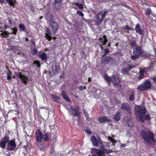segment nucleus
<instances>
[{
  "label": "nucleus",
  "mask_w": 156,
  "mask_h": 156,
  "mask_svg": "<svg viewBox=\"0 0 156 156\" xmlns=\"http://www.w3.org/2000/svg\"><path fill=\"white\" fill-rule=\"evenodd\" d=\"M72 4L77 6L80 9H83V6L82 4H79L78 3H73Z\"/></svg>",
  "instance_id": "obj_35"
},
{
  "label": "nucleus",
  "mask_w": 156,
  "mask_h": 156,
  "mask_svg": "<svg viewBox=\"0 0 156 156\" xmlns=\"http://www.w3.org/2000/svg\"><path fill=\"white\" fill-rule=\"evenodd\" d=\"M69 111L71 114L74 117L77 116L79 117H80V112L75 108L71 107L69 109Z\"/></svg>",
  "instance_id": "obj_14"
},
{
  "label": "nucleus",
  "mask_w": 156,
  "mask_h": 156,
  "mask_svg": "<svg viewBox=\"0 0 156 156\" xmlns=\"http://www.w3.org/2000/svg\"><path fill=\"white\" fill-rule=\"evenodd\" d=\"M31 52L32 55H36L37 53V50L36 49H32Z\"/></svg>",
  "instance_id": "obj_39"
},
{
  "label": "nucleus",
  "mask_w": 156,
  "mask_h": 156,
  "mask_svg": "<svg viewBox=\"0 0 156 156\" xmlns=\"http://www.w3.org/2000/svg\"><path fill=\"white\" fill-rule=\"evenodd\" d=\"M154 51H155V56H156V50H155Z\"/></svg>",
  "instance_id": "obj_64"
},
{
  "label": "nucleus",
  "mask_w": 156,
  "mask_h": 156,
  "mask_svg": "<svg viewBox=\"0 0 156 156\" xmlns=\"http://www.w3.org/2000/svg\"><path fill=\"white\" fill-rule=\"evenodd\" d=\"M14 103H12V104L14 105L15 110H13L14 111L17 112V114L19 115L20 113V111L19 110V106L17 103H15L14 101H12Z\"/></svg>",
  "instance_id": "obj_28"
},
{
  "label": "nucleus",
  "mask_w": 156,
  "mask_h": 156,
  "mask_svg": "<svg viewBox=\"0 0 156 156\" xmlns=\"http://www.w3.org/2000/svg\"><path fill=\"white\" fill-rule=\"evenodd\" d=\"M130 45L131 47L132 48L134 47H136L138 45H137L136 42L135 41H133L130 42Z\"/></svg>",
  "instance_id": "obj_34"
},
{
  "label": "nucleus",
  "mask_w": 156,
  "mask_h": 156,
  "mask_svg": "<svg viewBox=\"0 0 156 156\" xmlns=\"http://www.w3.org/2000/svg\"><path fill=\"white\" fill-rule=\"evenodd\" d=\"M129 100L130 101H133L135 99V92L134 90L132 89L130 90L128 93Z\"/></svg>",
  "instance_id": "obj_13"
},
{
  "label": "nucleus",
  "mask_w": 156,
  "mask_h": 156,
  "mask_svg": "<svg viewBox=\"0 0 156 156\" xmlns=\"http://www.w3.org/2000/svg\"><path fill=\"white\" fill-rule=\"evenodd\" d=\"M49 134L48 133H44L43 135V139L45 141H48L49 140V138L51 139V137H49Z\"/></svg>",
  "instance_id": "obj_25"
},
{
  "label": "nucleus",
  "mask_w": 156,
  "mask_h": 156,
  "mask_svg": "<svg viewBox=\"0 0 156 156\" xmlns=\"http://www.w3.org/2000/svg\"><path fill=\"white\" fill-rule=\"evenodd\" d=\"M91 81V78L90 77H89L88 78V82H90V81Z\"/></svg>",
  "instance_id": "obj_59"
},
{
  "label": "nucleus",
  "mask_w": 156,
  "mask_h": 156,
  "mask_svg": "<svg viewBox=\"0 0 156 156\" xmlns=\"http://www.w3.org/2000/svg\"><path fill=\"white\" fill-rule=\"evenodd\" d=\"M51 97L52 100L55 102H59V100L60 99V98L54 94H51Z\"/></svg>",
  "instance_id": "obj_26"
},
{
  "label": "nucleus",
  "mask_w": 156,
  "mask_h": 156,
  "mask_svg": "<svg viewBox=\"0 0 156 156\" xmlns=\"http://www.w3.org/2000/svg\"><path fill=\"white\" fill-rule=\"evenodd\" d=\"M121 118V114L119 112H116L113 116V119L115 121L117 122H118Z\"/></svg>",
  "instance_id": "obj_23"
},
{
  "label": "nucleus",
  "mask_w": 156,
  "mask_h": 156,
  "mask_svg": "<svg viewBox=\"0 0 156 156\" xmlns=\"http://www.w3.org/2000/svg\"><path fill=\"white\" fill-rule=\"evenodd\" d=\"M50 25L53 33H55L58 29V25L57 23L52 21L51 22Z\"/></svg>",
  "instance_id": "obj_16"
},
{
  "label": "nucleus",
  "mask_w": 156,
  "mask_h": 156,
  "mask_svg": "<svg viewBox=\"0 0 156 156\" xmlns=\"http://www.w3.org/2000/svg\"><path fill=\"white\" fill-rule=\"evenodd\" d=\"M108 11L106 10H102L97 15L96 23L97 26H99L100 23L102 21L108 14Z\"/></svg>",
  "instance_id": "obj_6"
},
{
  "label": "nucleus",
  "mask_w": 156,
  "mask_h": 156,
  "mask_svg": "<svg viewBox=\"0 0 156 156\" xmlns=\"http://www.w3.org/2000/svg\"><path fill=\"white\" fill-rule=\"evenodd\" d=\"M139 56L136 54H134L131 56V58L132 60H135L138 58Z\"/></svg>",
  "instance_id": "obj_37"
},
{
  "label": "nucleus",
  "mask_w": 156,
  "mask_h": 156,
  "mask_svg": "<svg viewBox=\"0 0 156 156\" xmlns=\"http://www.w3.org/2000/svg\"><path fill=\"white\" fill-rule=\"evenodd\" d=\"M9 33L8 31H4L1 34V35L2 36L7 37H9Z\"/></svg>",
  "instance_id": "obj_31"
},
{
  "label": "nucleus",
  "mask_w": 156,
  "mask_h": 156,
  "mask_svg": "<svg viewBox=\"0 0 156 156\" xmlns=\"http://www.w3.org/2000/svg\"><path fill=\"white\" fill-rule=\"evenodd\" d=\"M104 50H105V55H105L106 54H107L109 52V51L108 50V49H104Z\"/></svg>",
  "instance_id": "obj_49"
},
{
  "label": "nucleus",
  "mask_w": 156,
  "mask_h": 156,
  "mask_svg": "<svg viewBox=\"0 0 156 156\" xmlns=\"http://www.w3.org/2000/svg\"><path fill=\"white\" fill-rule=\"evenodd\" d=\"M127 123L129 127L131 128L133 126V122L131 121H128V122H127Z\"/></svg>",
  "instance_id": "obj_40"
},
{
  "label": "nucleus",
  "mask_w": 156,
  "mask_h": 156,
  "mask_svg": "<svg viewBox=\"0 0 156 156\" xmlns=\"http://www.w3.org/2000/svg\"><path fill=\"white\" fill-rule=\"evenodd\" d=\"M144 74H140V75L139 76V78L140 79H142L144 77Z\"/></svg>",
  "instance_id": "obj_51"
},
{
  "label": "nucleus",
  "mask_w": 156,
  "mask_h": 156,
  "mask_svg": "<svg viewBox=\"0 0 156 156\" xmlns=\"http://www.w3.org/2000/svg\"><path fill=\"white\" fill-rule=\"evenodd\" d=\"M6 154L7 155V156H11L10 153L8 154Z\"/></svg>",
  "instance_id": "obj_61"
},
{
  "label": "nucleus",
  "mask_w": 156,
  "mask_h": 156,
  "mask_svg": "<svg viewBox=\"0 0 156 156\" xmlns=\"http://www.w3.org/2000/svg\"><path fill=\"white\" fill-rule=\"evenodd\" d=\"M86 132L88 134H90L91 133L90 131L88 129H86L85 130Z\"/></svg>",
  "instance_id": "obj_54"
},
{
  "label": "nucleus",
  "mask_w": 156,
  "mask_h": 156,
  "mask_svg": "<svg viewBox=\"0 0 156 156\" xmlns=\"http://www.w3.org/2000/svg\"><path fill=\"white\" fill-rule=\"evenodd\" d=\"M151 87V82L148 80H145L144 84L140 85L137 88L138 91H143L150 89Z\"/></svg>",
  "instance_id": "obj_7"
},
{
  "label": "nucleus",
  "mask_w": 156,
  "mask_h": 156,
  "mask_svg": "<svg viewBox=\"0 0 156 156\" xmlns=\"http://www.w3.org/2000/svg\"><path fill=\"white\" fill-rule=\"evenodd\" d=\"M11 30H12V33L11 32L10 33H9L10 34H14L16 35L17 32V28L16 27L12 28Z\"/></svg>",
  "instance_id": "obj_33"
},
{
  "label": "nucleus",
  "mask_w": 156,
  "mask_h": 156,
  "mask_svg": "<svg viewBox=\"0 0 156 156\" xmlns=\"http://www.w3.org/2000/svg\"><path fill=\"white\" fill-rule=\"evenodd\" d=\"M99 40L100 43H101V44H99L100 47L101 49H104L103 46L106 45L107 42H108L107 37L106 35H104L102 37L99 38Z\"/></svg>",
  "instance_id": "obj_12"
},
{
  "label": "nucleus",
  "mask_w": 156,
  "mask_h": 156,
  "mask_svg": "<svg viewBox=\"0 0 156 156\" xmlns=\"http://www.w3.org/2000/svg\"><path fill=\"white\" fill-rule=\"evenodd\" d=\"M7 28V27L6 25H5V27H4V28L5 30Z\"/></svg>",
  "instance_id": "obj_60"
},
{
  "label": "nucleus",
  "mask_w": 156,
  "mask_h": 156,
  "mask_svg": "<svg viewBox=\"0 0 156 156\" xmlns=\"http://www.w3.org/2000/svg\"><path fill=\"white\" fill-rule=\"evenodd\" d=\"M141 55H142V56L143 57L146 58L147 56V55L146 53H142Z\"/></svg>",
  "instance_id": "obj_53"
},
{
  "label": "nucleus",
  "mask_w": 156,
  "mask_h": 156,
  "mask_svg": "<svg viewBox=\"0 0 156 156\" xmlns=\"http://www.w3.org/2000/svg\"><path fill=\"white\" fill-rule=\"evenodd\" d=\"M46 33H45V37L48 41H50L52 39L51 36V30L48 28L46 29Z\"/></svg>",
  "instance_id": "obj_21"
},
{
  "label": "nucleus",
  "mask_w": 156,
  "mask_h": 156,
  "mask_svg": "<svg viewBox=\"0 0 156 156\" xmlns=\"http://www.w3.org/2000/svg\"><path fill=\"white\" fill-rule=\"evenodd\" d=\"M26 41H29V39H28V38H26Z\"/></svg>",
  "instance_id": "obj_62"
},
{
  "label": "nucleus",
  "mask_w": 156,
  "mask_h": 156,
  "mask_svg": "<svg viewBox=\"0 0 156 156\" xmlns=\"http://www.w3.org/2000/svg\"><path fill=\"white\" fill-rule=\"evenodd\" d=\"M140 69V74H144V73L145 72V71L146 70V69Z\"/></svg>",
  "instance_id": "obj_46"
},
{
  "label": "nucleus",
  "mask_w": 156,
  "mask_h": 156,
  "mask_svg": "<svg viewBox=\"0 0 156 156\" xmlns=\"http://www.w3.org/2000/svg\"><path fill=\"white\" fill-rule=\"evenodd\" d=\"M65 86H66V84H63L62 85V87H65Z\"/></svg>",
  "instance_id": "obj_63"
},
{
  "label": "nucleus",
  "mask_w": 156,
  "mask_h": 156,
  "mask_svg": "<svg viewBox=\"0 0 156 156\" xmlns=\"http://www.w3.org/2000/svg\"><path fill=\"white\" fill-rule=\"evenodd\" d=\"M91 140L93 145L94 146H97L98 145V141L95 136L93 135L91 138Z\"/></svg>",
  "instance_id": "obj_24"
},
{
  "label": "nucleus",
  "mask_w": 156,
  "mask_h": 156,
  "mask_svg": "<svg viewBox=\"0 0 156 156\" xmlns=\"http://www.w3.org/2000/svg\"><path fill=\"white\" fill-rule=\"evenodd\" d=\"M9 137L7 135H5L2 138L0 142V147L2 149H5L7 144V150L12 151L14 150L16 148V144L15 139H13L9 141Z\"/></svg>",
  "instance_id": "obj_2"
},
{
  "label": "nucleus",
  "mask_w": 156,
  "mask_h": 156,
  "mask_svg": "<svg viewBox=\"0 0 156 156\" xmlns=\"http://www.w3.org/2000/svg\"><path fill=\"white\" fill-rule=\"evenodd\" d=\"M101 149L93 148L92 151H95L99 156H103L105 155L104 154H109L112 152V150L111 149L108 150L103 147L102 146Z\"/></svg>",
  "instance_id": "obj_8"
},
{
  "label": "nucleus",
  "mask_w": 156,
  "mask_h": 156,
  "mask_svg": "<svg viewBox=\"0 0 156 156\" xmlns=\"http://www.w3.org/2000/svg\"><path fill=\"white\" fill-rule=\"evenodd\" d=\"M35 138L36 142H37V145L39 147L41 150L44 151L45 148H43L41 147H43V146H40L38 144V143L41 142L43 139V133L41 131L40 129H38L36 130L35 134Z\"/></svg>",
  "instance_id": "obj_5"
},
{
  "label": "nucleus",
  "mask_w": 156,
  "mask_h": 156,
  "mask_svg": "<svg viewBox=\"0 0 156 156\" xmlns=\"http://www.w3.org/2000/svg\"><path fill=\"white\" fill-rule=\"evenodd\" d=\"M141 135L147 143L151 144V141L154 143L155 142L154 133L151 131L143 129L141 131Z\"/></svg>",
  "instance_id": "obj_3"
},
{
  "label": "nucleus",
  "mask_w": 156,
  "mask_h": 156,
  "mask_svg": "<svg viewBox=\"0 0 156 156\" xmlns=\"http://www.w3.org/2000/svg\"><path fill=\"white\" fill-rule=\"evenodd\" d=\"M85 117L86 118V120L87 121H90V119L89 118V115H88V116H85Z\"/></svg>",
  "instance_id": "obj_52"
},
{
  "label": "nucleus",
  "mask_w": 156,
  "mask_h": 156,
  "mask_svg": "<svg viewBox=\"0 0 156 156\" xmlns=\"http://www.w3.org/2000/svg\"><path fill=\"white\" fill-rule=\"evenodd\" d=\"M50 154L52 156H55L56 155L55 150L54 148L51 147L50 151Z\"/></svg>",
  "instance_id": "obj_36"
},
{
  "label": "nucleus",
  "mask_w": 156,
  "mask_h": 156,
  "mask_svg": "<svg viewBox=\"0 0 156 156\" xmlns=\"http://www.w3.org/2000/svg\"><path fill=\"white\" fill-rule=\"evenodd\" d=\"M83 111L85 116H88V115H89L88 113L87 112V111L84 108H83Z\"/></svg>",
  "instance_id": "obj_44"
},
{
  "label": "nucleus",
  "mask_w": 156,
  "mask_h": 156,
  "mask_svg": "<svg viewBox=\"0 0 156 156\" xmlns=\"http://www.w3.org/2000/svg\"><path fill=\"white\" fill-rule=\"evenodd\" d=\"M145 15L147 16H149L150 14H152V11L151 10L150 8L146 9L145 10Z\"/></svg>",
  "instance_id": "obj_30"
},
{
  "label": "nucleus",
  "mask_w": 156,
  "mask_h": 156,
  "mask_svg": "<svg viewBox=\"0 0 156 156\" xmlns=\"http://www.w3.org/2000/svg\"><path fill=\"white\" fill-rule=\"evenodd\" d=\"M122 28L124 30L126 29L128 30H131V28L127 25H126L124 27H122Z\"/></svg>",
  "instance_id": "obj_42"
},
{
  "label": "nucleus",
  "mask_w": 156,
  "mask_h": 156,
  "mask_svg": "<svg viewBox=\"0 0 156 156\" xmlns=\"http://www.w3.org/2000/svg\"><path fill=\"white\" fill-rule=\"evenodd\" d=\"M144 2H143L142 3V4L143 5V4H144V5H147V4L146 3V0H144Z\"/></svg>",
  "instance_id": "obj_58"
},
{
  "label": "nucleus",
  "mask_w": 156,
  "mask_h": 156,
  "mask_svg": "<svg viewBox=\"0 0 156 156\" xmlns=\"http://www.w3.org/2000/svg\"><path fill=\"white\" fill-rule=\"evenodd\" d=\"M113 59L111 57H106L100 60L101 62L105 65L107 64H112L113 62Z\"/></svg>",
  "instance_id": "obj_11"
},
{
  "label": "nucleus",
  "mask_w": 156,
  "mask_h": 156,
  "mask_svg": "<svg viewBox=\"0 0 156 156\" xmlns=\"http://www.w3.org/2000/svg\"><path fill=\"white\" fill-rule=\"evenodd\" d=\"M12 72L9 70V72L7 73V79L8 80H9L12 78L11 75L12 74Z\"/></svg>",
  "instance_id": "obj_32"
},
{
  "label": "nucleus",
  "mask_w": 156,
  "mask_h": 156,
  "mask_svg": "<svg viewBox=\"0 0 156 156\" xmlns=\"http://www.w3.org/2000/svg\"><path fill=\"white\" fill-rule=\"evenodd\" d=\"M7 3L11 6L14 7V5L16 4V1L15 0H5ZM4 2V0H0V3H3Z\"/></svg>",
  "instance_id": "obj_22"
},
{
  "label": "nucleus",
  "mask_w": 156,
  "mask_h": 156,
  "mask_svg": "<svg viewBox=\"0 0 156 156\" xmlns=\"http://www.w3.org/2000/svg\"><path fill=\"white\" fill-rule=\"evenodd\" d=\"M98 121L101 123L104 122H112L111 120L105 116L100 117L98 119Z\"/></svg>",
  "instance_id": "obj_20"
},
{
  "label": "nucleus",
  "mask_w": 156,
  "mask_h": 156,
  "mask_svg": "<svg viewBox=\"0 0 156 156\" xmlns=\"http://www.w3.org/2000/svg\"><path fill=\"white\" fill-rule=\"evenodd\" d=\"M19 27L20 29V31L26 32V27L23 24H20L19 25Z\"/></svg>",
  "instance_id": "obj_29"
},
{
  "label": "nucleus",
  "mask_w": 156,
  "mask_h": 156,
  "mask_svg": "<svg viewBox=\"0 0 156 156\" xmlns=\"http://www.w3.org/2000/svg\"><path fill=\"white\" fill-rule=\"evenodd\" d=\"M62 96L63 98L67 95V92L65 90H63L61 92Z\"/></svg>",
  "instance_id": "obj_43"
},
{
  "label": "nucleus",
  "mask_w": 156,
  "mask_h": 156,
  "mask_svg": "<svg viewBox=\"0 0 156 156\" xmlns=\"http://www.w3.org/2000/svg\"><path fill=\"white\" fill-rule=\"evenodd\" d=\"M63 98L66 101L69 102H71V100L69 98L67 94L66 96Z\"/></svg>",
  "instance_id": "obj_38"
},
{
  "label": "nucleus",
  "mask_w": 156,
  "mask_h": 156,
  "mask_svg": "<svg viewBox=\"0 0 156 156\" xmlns=\"http://www.w3.org/2000/svg\"><path fill=\"white\" fill-rule=\"evenodd\" d=\"M34 63L37 65L38 67L40 66V62L38 60H36L34 62Z\"/></svg>",
  "instance_id": "obj_47"
},
{
  "label": "nucleus",
  "mask_w": 156,
  "mask_h": 156,
  "mask_svg": "<svg viewBox=\"0 0 156 156\" xmlns=\"http://www.w3.org/2000/svg\"><path fill=\"white\" fill-rule=\"evenodd\" d=\"M135 30L137 33L141 35H143L144 33V31L141 28L140 24L139 23L136 25Z\"/></svg>",
  "instance_id": "obj_18"
},
{
  "label": "nucleus",
  "mask_w": 156,
  "mask_h": 156,
  "mask_svg": "<svg viewBox=\"0 0 156 156\" xmlns=\"http://www.w3.org/2000/svg\"><path fill=\"white\" fill-rule=\"evenodd\" d=\"M9 23L10 24H12V21L10 19H9Z\"/></svg>",
  "instance_id": "obj_56"
},
{
  "label": "nucleus",
  "mask_w": 156,
  "mask_h": 156,
  "mask_svg": "<svg viewBox=\"0 0 156 156\" xmlns=\"http://www.w3.org/2000/svg\"><path fill=\"white\" fill-rule=\"evenodd\" d=\"M52 71L54 74H57L60 69L59 66L57 64H53L52 66Z\"/></svg>",
  "instance_id": "obj_19"
},
{
  "label": "nucleus",
  "mask_w": 156,
  "mask_h": 156,
  "mask_svg": "<svg viewBox=\"0 0 156 156\" xmlns=\"http://www.w3.org/2000/svg\"><path fill=\"white\" fill-rule=\"evenodd\" d=\"M62 0H55V4H56L58 3H62Z\"/></svg>",
  "instance_id": "obj_48"
},
{
  "label": "nucleus",
  "mask_w": 156,
  "mask_h": 156,
  "mask_svg": "<svg viewBox=\"0 0 156 156\" xmlns=\"http://www.w3.org/2000/svg\"><path fill=\"white\" fill-rule=\"evenodd\" d=\"M134 110L135 115L136 117L139 116L140 121L142 123H144L145 120L148 121L150 119L149 114H147L145 115L146 109L144 106L136 105Z\"/></svg>",
  "instance_id": "obj_1"
},
{
  "label": "nucleus",
  "mask_w": 156,
  "mask_h": 156,
  "mask_svg": "<svg viewBox=\"0 0 156 156\" xmlns=\"http://www.w3.org/2000/svg\"><path fill=\"white\" fill-rule=\"evenodd\" d=\"M153 79L154 80V81L156 82V76H154L153 78Z\"/></svg>",
  "instance_id": "obj_57"
},
{
  "label": "nucleus",
  "mask_w": 156,
  "mask_h": 156,
  "mask_svg": "<svg viewBox=\"0 0 156 156\" xmlns=\"http://www.w3.org/2000/svg\"><path fill=\"white\" fill-rule=\"evenodd\" d=\"M30 42L32 43V45H33L34 46V47H35L36 44L35 41L33 40H32Z\"/></svg>",
  "instance_id": "obj_50"
},
{
  "label": "nucleus",
  "mask_w": 156,
  "mask_h": 156,
  "mask_svg": "<svg viewBox=\"0 0 156 156\" xmlns=\"http://www.w3.org/2000/svg\"><path fill=\"white\" fill-rule=\"evenodd\" d=\"M14 75L17 77H19L22 80V82L24 84H26L27 83V80L28 77L26 76L25 75L22 74V73L19 72H14Z\"/></svg>",
  "instance_id": "obj_10"
},
{
  "label": "nucleus",
  "mask_w": 156,
  "mask_h": 156,
  "mask_svg": "<svg viewBox=\"0 0 156 156\" xmlns=\"http://www.w3.org/2000/svg\"><path fill=\"white\" fill-rule=\"evenodd\" d=\"M142 53V51L138 45L136 46V47L134 48L133 49V54H136L140 55H141Z\"/></svg>",
  "instance_id": "obj_17"
},
{
  "label": "nucleus",
  "mask_w": 156,
  "mask_h": 156,
  "mask_svg": "<svg viewBox=\"0 0 156 156\" xmlns=\"http://www.w3.org/2000/svg\"><path fill=\"white\" fill-rule=\"evenodd\" d=\"M126 146V144H122L121 145V147H125Z\"/></svg>",
  "instance_id": "obj_55"
},
{
  "label": "nucleus",
  "mask_w": 156,
  "mask_h": 156,
  "mask_svg": "<svg viewBox=\"0 0 156 156\" xmlns=\"http://www.w3.org/2000/svg\"><path fill=\"white\" fill-rule=\"evenodd\" d=\"M122 66V73L123 75H126L129 73V72L133 68V67L130 65L128 64H123Z\"/></svg>",
  "instance_id": "obj_9"
},
{
  "label": "nucleus",
  "mask_w": 156,
  "mask_h": 156,
  "mask_svg": "<svg viewBox=\"0 0 156 156\" xmlns=\"http://www.w3.org/2000/svg\"><path fill=\"white\" fill-rule=\"evenodd\" d=\"M76 13L77 14H78L79 16L83 17L84 16V14L83 13L80 11H78L76 12Z\"/></svg>",
  "instance_id": "obj_41"
},
{
  "label": "nucleus",
  "mask_w": 156,
  "mask_h": 156,
  "mask_svg": "<svg viewBox=\"0 0 156 156\" xmlns=\"http://www.w3.org/2000/svg\"><path fill=\"white\" fill-rule=\"evenodd\" d=\"M109 139L110 140V141L112 142L113 144V145H115V143H116V141L114 140V139H112L111 138H109Z\"/></svg>",
  "instance_id": "obj_45"
},
{
  "label": "nucleus",
  "mask_w": 156,
  "mask_h": 156,
  "mask_svg": "<svg viewBox=\"0 0 156 156\" xmlns=\"http://www.w3.org/2000/svg\"><path fill=\"white\" fill-rule=\"evenodd\" d=\"M121 108L122 109L126 111L129 113L130 114L131 113L130 106L128 103H122L121 106Z\"/></svg>",
  "instance_id": "obj_15"
},
{
  "label": "nucleus",
  "mask_w": 156,
  "mask_h": 156,
  "mask_svg": "<svg viewBox=\"0 0 156 156\" xmlns=\"http://www.w3.org/2000/svg\"><path fill=\"white\" fill-rule=\"evenodd\" d=\"M39 57L42 60H46L47 59V55L45 52L40 54Z\"/></svg>",
  "instance_id": "obj_27"
},
{
  "label": "nucleus",
  "mask_w": 156,
  "mask_h": 156,
  "mask_svg": "<svg viewBox=\"0 0 156 156\" xmlns=\"http://www.w3.org/2000/svg\"><path fill=\"white\" fill-rule=\"evenodd\" d=\"M105 79L106 80L108 83V85H110L111 82L113 83L114 86H119V87H121V84L118 78L116 77L115 75L109 76L106 75L105 76Z\"/></svg>",
  "instance_id": "obj_4"
}]
</instances>
